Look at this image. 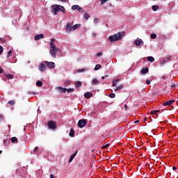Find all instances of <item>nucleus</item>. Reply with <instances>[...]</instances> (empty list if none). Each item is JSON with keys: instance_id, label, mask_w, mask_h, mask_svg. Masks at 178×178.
<instances>
[{"instance_id": "79ce46f5", "label": "nucleus", "mask_w": 178, "mask_h": 178, "mask_svg": "<svg viewBox=\"0 0 178 178\" xmlns=\"http://www.w3.org/2000/svg\"><path fill=\"white\" fill-rule=\"evenodd\" d=\"M73 159H74V156H71L69 159V163H70V162H72Z\"/></svg>"}, {"instance_id": "423d86ee", "label": "nucleus", "mask_w": 178, "mask_h": 178, "mask_svg": "<svg viewBox=\"0 0 178 178\" xmlns=\"http://www.w3.org/2000/svg\"><path fill=\"white\" fill-rule=\"evenodd\" d=\"M72 31H73V22L67 24L66 26V32L72 33Z\"/></svg>"}, {"instance_id": "864d4df0", "label": "nucleus", "mask_w": 178, "mask_h": 178, "mask_svg": "<svg viewBox=\"0 0 178 178\" xmlns=\"http://www.w3.org/2000/svg\"><path fill=\"white\" fill-rule=\"evenodd\" d=\"M152 159V161H154V162H155L156 159H158V157H153V159Z\"/></svg>"}, {"instance_id": "4be33fe9", "label": "nucleus", "mask_w": 178, "mask_h": 178, "mask_svg": "<svg viewBox=\"0 0 178 178\" xmlns=\"http://www.w3.org/2000/svg\"><path fill=\"white\" fill-rule=\"evenodd\" d=\"M70 137H74V130H73V129L70 130Z\"/></svg>"}, {"instance_id": "a19ab883", "label": "nucleus", "mask_w": 178, "mask_h": 178, "mask_svg": "<svg viewBox=\"0 0 178 178\" xmlns=\"http://www.w3.org/2000/svg\"><path fill=\"white\" fill-rule=\"evenodd\" d=\"M161 65H165V63H166V60L164 59V60H162L161 62H160Z\"/></svg>"}, {"instance_id": "6e6d98bb", "label": "nucleus", "mask_w": 178, "mask_h": 178, "mask_svg": "<svg viewBox=\"0 0 178 178\" xmlns=\"http://www.w3.org/2000/svg\"><path fill=\"white\" fill-rule=\"evenodd\" d=\"M135 124H137V123H140V120H136L134 122Z\"/></svg>"}, {"instance_id": "dca6fc26", "label": "nucleus", "mask_w": 178, "mask_h": 178, "mask_svg": "<svg viewBox=\"0 0 178 178\" xmlns=\"http://www.w3.org/2000/svg\"><path fill=\"white\" fill-rule=\"evenodd\" d=\"M92 86L98 85V84H99V81L97 79H94L92 81Z\"/></svg>"}, {"instance_id": "ddd939ff", "label": "nucleus", "mask_w": 178, "mask_h": 178, "mask_svg": "<svg viewBox=\"0 0 178 178\" xmlns=\"http://www.w3.org/2000/svg\"><path fill=\"white\" fill-rule=\"evenodd\" d=\"M84 97H85V98H87V99L91 98V97H92V93L90 92H86L84 94Z\"/></svg>"}, {"instance_id": "20e7f679", "label": "nucleus", "mask_w": 178, "mask_h": 178, "mask_svg": "<svg viewBox=\"0 0 178 178\" xmlns=\"http://www.w3.org/2000/svg\"><path fill=\"white\" fill-rule=\"evenodd\" d=\"M86 124H87V120L82 119L78 122V127H79V129H82Z\"/></svg>"}, {"instance_id": "f257e3e1", "label": "nucleus", "mask_w": 178, "mask_h": 178, "mask_svg": "<svg viewBox=\"0 0 178 178\" xmlns=\"http://www.w3.org/2000/svg\"><path fill=\"white\" fill-rule=\"evenodd\" d=\"M124 31H120L118 33L114 34L113 35H110L108 40L110 42L119 41V40H122V38H123V35H124Z\"/></svg>"}, {"instance_id": "a211bd4d", "label": "nucleus", "mask_w": 178, "mask_h": 178, "mask_svg": "<svg viewBox=\"0 0 178 178\" xmlns=\"http://www.w3.org/2000/svg\"><path fill=\"white\" fill-rule=\"evenodd\" d=\"M147 60L152 63V62H155V58H154V57H152V56H148Z\"/></svg>"}, {"instance_id": "de8ad7c7", "label": "nucleus", "mask_w": 178, "mask_h": 178, "mask_svg": "<svg viewBox=\"0 0 178 178\" xmlns=\"http://www.w3.org/2000/svg\"><path fill=\"white\" fill-rule=\"evenodd\" d=\"M97 56H102V52L97 53Z\"/></svg>"}, {"instance_id": "0eeeda50", "label": "nucleus", "mask_w": 178, "mask_h": 178, "mask_svg": "<svg viewBox=\"0 0 178 178\" xmlns=\"http://www.w3.org/2000/svg\"><path fill=\"white\" fill-rule=\"evenodd\" d=\"M45 65H47V67L49 69H55V63L54 62H48V61H44Z\"/></svg>"}, {"instance_id": "412c9836", "label": "nucleus", "mask_w": 178, "mask_h": 178, "mask_svg": "<svg viewBox=\"0 0 178 178\" xmlns=\"http://www.w3.org/2000/svg\"><path fill=\"white\" fill-rule=\"evenodd\" d=\"M152 10H154V12H156V10H158V9H159V6H153L152 7Z\"/></svg>"}, {"instance_id": "58836bf2", "label": "nucleus", "mask_w": 178, "mask_h": 178, "mask_svg": "<svg viewBox=\"0 0 178 178\" xmlns=\"http://www.w3.org/2000/svg\"><path fill=\"white\" fill-rule=\"evenodd\" d=\"M0 41H1V42H2V44H5V42H6V40H5V39H3L2 38H0Z\"/></svg>"}, {"instance_id": "09e8293b", "label": "nucleus", "mask_w": 178, "mask_h": 178, "mask_svg": "<svg viewBox=\"0 0 178 178\" xmlns=\"http://www.w3.org/2000/svg\"><path fill=\"white\" fill-rule=\"evenodd\" d=\"M77 155V151L75 152L73 154L71 155V156H76Z\"/></svg>"}, {"instance_id": "49530a36", "label": "nucleus", "mask_w": 178, "mask_h": 178, "mask_svg": "<svg viewBox=\"0 0 178 178\" xmlns=\"http://www.w3.org/2000/svg\"><path fill=\"white\" fill-rule=\"evenodd\" d=\"M3 120V115L0 114V122H2Z\"/></svg>"}, {"instance_id": "4d7b16f0", "label": "nucleus", "mask_w": 178, "mask_h": 178, "mask_svg": "<svg viewBox=\"0 0 178 178\" xmlns=\"http://www.w3.org/2000/svg\"><path fill=\"white\" fill-rule=\"evenodd\" d=\"M50 178H55V176H54V175L51 174L50 175Z\"/></svg>"}, {"instance_id": "7c9ffc66", "label": "nucleus", "mask_w": 178, "mask_h": 178, "mask_svg": "<svg viewBox=\"0 0 178 178\" xmlns=\"http://www.w3.org/2000/svg\"><path fill=\"white\" fill-rule=\"evenodd\" d=\"M76 10H78L79 12H84V10H83V8H81V7L79 6L76 7Z\"/></svg>"}, {"instance_id": "f704fd0d", "label": "nucleus", "mask_w": 178, "mask_h": 178, "mask_svg": "<svg viewBox=\"0 0 178 178\" xmlns=\"http://www.w3.org/2000/svg\"><path fill=\"white\" fill-rule=\"evenodd\" d=\"M108 147H109V144L108 143H105L103 146H102V149H105V148H108Z\"/></svg>"}, {"instance_id": "5fc2aeb1", "label": "nucleus", "mask_w": 178, "mask_h": 178, "mask_svg": "<svg viewBox=\"0 0 178 178\" xmlns=\"http://www.w3.org/2000/svg\"><path fill=\"white\" fill-rule=\"evenodd\" d=\"M172 170H177V167H173Z\"/></svg>"}, {"instance_id": "603ef678", "label": "nucleus", "mask_w": 178, "mask_h": 178, "mask_svg": "<svg viewBox=\"0 0 178 178\" xmlns=\"http://www.w3.org/2000/svg\"><path fill=\"white\" fill-rule=\"evenodd\" d=\"M171 87H172V88H175L176 84H172V85H171Z\"/></svg>"}, {"instance_id": "680f3d73", "label": "nucleus", "mask_w": 178, "mask_h": 178, "mask_svg": "<svg viewBox=\"0 0 178 178\" xmlns=\"http://www.w3.org/2000/svg\"><path fill=\"white\" fill-rule=\"evenodd\" d=\"M124 108H125V109H127V104L124 105Z\"/></svg>"}, {"instance_id": "473e14b6", "label": "nucleus", "mask_w": 178, "mask_h": 178, "mask_svg": "<svg viewBox=\"0 0 178 178\" xmlns=\"http://www.w3.org/2000/svg\"><path fill=\"white\" fill-rule=\"evenodd\" d=\"M172 59V56L170 55H168L167 57L165 58V60H168V62H169V60H170Z\"/></svg>"}, {"instance_id": "f8f14e48", "label": "nucleus", "mask_w": 178, "mask_h": 178, "mask_svg": "<svg viewBox=\"0 0 178 178\" xmlns=\"http://www.w3.org/2000/svg\"><path fill=\"white\" fill-rule=\"evenodd\" d=\"M120 81V79L119 78H115V79H113V87H116V86H118V83Z\"/></svg>"}, {"instance_id": "052dcab7", "label": "nucleus", "mask_w": 178, "mask_h": 178, "mask_svg": "<svg viewBox=\"0 0 178 178\" xmlns=\"http://www.w3.org/2000/svg\"><path fill=\"white\" fill-rule=\"evenodd\" d=\"M162 79H163V80H165V79H166V76H162Z\"/></svg>"}, {"instance_id": "e433bc0d", "label": "nucleus", "mask_w": 178, "mask_h": 178, "mask_svg": "<svg viewBox=\"0 0 178 178\" xmlns=\"http://www.w3.org/2000/svg\"><path fill=\"white\" fill-rule=\"evenodd\" d=\"M110 98H115V97H116V95H115V93H111L109 95Z\"/></svg>"}, {"instance_id": "f3484780", "label": "nucleus", "mask_w": 178, "mask_h": 178, "mask_svg": "<svg viewBox=\"0 0 178 178\" xmlns=\"http://www.w3.org/2000/svg\"><path fill=\"white\" fill-rule=\"evenodd\" d=\"M161 112L160 110H154L150 112V115H156V113H159Z\"/></svg>"}, {"instance_id": "c9c22d12", "label": "nucleus", "mask_w": 178, "mask_h": 178, "mask_svg": "<svg viewBox=\"0 0 178 178\" xmlns=\"http://www.w3.org/2000/svg\"><path fill=\"white\" fill-rule=\"evenodd\" d=\"M76 87L77 88H79V87H81V82H80V81L76 82Z\"/></svg>"}, {"instance_id": "6ab92c4d", "label": "nucleus", "mask_w": 178, "mask_h": 178, "mask_svg": "<svg viewBox=\"0 0 178 178\" xmlns=\"http://www.w3.org/2000/svg\"><path fill=\"white\" fill-rule=\"evenodd\" d=\"M80 26H81V24H76L72 26L73 31H74V30H77V29H79V27H80Z\"/></svg>"}, {"instance_id": "ea45409f", "label": "nucleus", "mask_w": 178, "mask_h": 178, "mask_svg": "<svg viewBox=\"0 0 178 178\" xmlns=\"http://www.w3.org/2000/svg\"><path fill=\"white\" fill-rule=\"evenodd\" d=\"M3 52V47L2 46H0V55Z\"/></svg>"}, {"instance_id": "3c124183", "label": "nucleus", "mask_w": 178, "mask_h": 178, "mask_svg": "<svg viewBox=\"0 0 178 178\" xmlns=\"http://www.w3.org/2000/svg\"><path fill=\"white\" fill-rule=\"evenodd\" d=\"M3 73V70L0 67V74Z\"/></svg>"}, {"instance_id": "5701e85b", "label": "nucleus", "mask_w": 178, "mask_h": 178, "mask_svg": "<svg viewBox=\"0 0 178 178\" xmlns=\"http://www.w3.org/2000/svg\"><path fill=\"white\" fill-rule=\"evenodd\" d=\"M5 77H6L7 79H13V75L10 74H7L5 75Z\"/></svg>"}, {"instance_id": "2f4dec72", "label": "nucleus", "mask_w": 178, "mask_h": 178, "mask_svg": "<svg viewBox=\"0 0 178 178\" xmlns=\"http://www.w3.org/2000/svg\"><path fill=\"white\" fill-rule=\"evenodd\" d=\"M67 92H74V88H68L66 90Z\"/></svg>"}, {"instance_id": "774afa93", "label": "nucleus", "mask_w": 178, "mask_h": 178, "mask_svg": "<svg viewBox=\"0 0 178 178\" xmlns=\"http://www.w3.org/2000/svg\"><path fill=\"white\" fill-rule=\"evenodd\" d=\"M147 165H148V166H149V164L147 163Z\"/></svg>"}, {"instance_id": "4468645a", "label": "nucleus", "mask_w": 178, "mask_h": 178, "mask_svg": "<svg viewBox=\"0 0 178 178\" xmlns=\"http://www.w3.org/2000/svg\"><path fill=\"white\" fill-rule=\"evenodd\" d=\"M41 38H44V34H40V35H36L35 36V40L37 41L38 40H41Z\"/></svg>"}, {"instance_id": "bf43d9fd", "label": "nucleus", "mask_w": 178, "mask_h": 178, "mask_svg": "<svg viewBox=\"0 0 178 178\" xmlns=\"http://www.w3.org/2000/svg\"><path fill=\"white\" fill-rule=\"evenodd\" d=\"M92 37H93V38H95V37H97V35L93 33H92Z\"/></svg>"}, {"instance_id": "393cba45", "label": "nucleus", "mask_w": 178, "mask_h": 178, "mask_svg": "<svg viewBox=\"0 0 178 178\" xmlns=\"http://www.w3.org/2000/svg\"><path fill=\"white\" fill-rule=\"evenodd\" d=\"M150 38H152V40H155V38H156V34L155 33H152L150 35Z\"/></svg>"}, {"instance_id": "0e129e2a", "label": "nucleus", "mask_w": 178, "mask_h": 178, "mask_svg": "<svg viewBox=\"0 0 178 178\" xmlns=\"http://www.w3.org/2000/svg\"><path fill=\"white\" fill-rule=\"evenodd\" d=\"M61 2H65L66 0H60Z\"/></svg>"}, {"instance_id": "a878e982", "label": "nucleus", "mask_w": 178, "mask_h": 178, "mask_svg": "<svg viewBox=\"0 0 178 178\" xmlns=\"http://www.w3.org/2000/svg\"><path fill=\"white\" fill-rule=\"evenodd\" d=\"M83 17H85L86 20H88V19H90V15L86 13Z\"/></svg>"}, {"instance_id": "39448f33", "label": "nucleus", "mask_w": 178, "mask_h": 178, "mask_svg": "<svg viewBox=\"0 0 178 178\" xmlns=\"http://www.w3.org/2000/svg\"><path fill=\"white\" fill-rule=\"evenodd\" d=\"M47 126L49 127V129H51L52 130H55V129H56V122L54 121H49L47 123Z\"/></svg>"}, {"instance_id": "1a4fd4ad", "label": "nucleus", "mask_w": 178, "mask_h": 178, "mask_svg": "<svg viewBox=\"0 0 178 178\" xmlns=\"http://www.w3.org/2000/svg\"><path fill=\"white\" fill-rule=\"evenodd\" d=\"M174 102H175V99H171V100L167 101L165 102H163L162 104V105L163 106H170V105H172V104H174Z\"/></svg>"}, {"instance_id": "2eb2a0df", "label": "nucleus", "mask_w": 178, "mask_h": 178, "mask_svg": "<svg viewBox=\"0 0 178 178\" xmlns=\"http://www.w3.org/2000/svg\"><path fill=\"white\" fill-rule=\"evenodd\" d=\"M149 70H148L147 67L143 68L140 71L141 74H147V72H149Z\"/></svg>"}, {"instance_id": "c03bdc74", "label": "nucleus", "mask_w": 178, "mask_h": 178, "mask_svg": "<svg viewBox=\"0 0 178 178\" xmlns=\"http://www.w3.org/2000/svg\"><path fill=\"white\" fill-rule=\"evenodd\" d=\"M37 151H38V146H36V147L34 148V149H33V152H37Z\"/></svg>"}, {"instance_id": "b1692460", "label": "nucleus", "mask_w": 178, "mask_h": 178, "mask_svg": "<svg viewBox=\"0 0 178 178\" xmlns=\"http://www.w3.org/2000/svg\"><path fill=\"white\" fill-rule=\"evenodd\" d=\"M36 86H37L38 87H41V86H42V82L40 81H38L36 82Z\"/></svg>"}, {"instance_id": "aec40b11", "label": "nucleus", "mask_w": 178, "mask_h": 178, "mask_svg": "<svg viewBox=\"0 0 178 178\" xmlns=\"http://www.w3.org/2000/svg\"><path fill=\"white\" fill-rule=\"evenodd\" d=\"M120 90H123V85H120L117 86L115 89V91H119Z\"/></svg>"}, {"instance_id": "bb28decb", "label": "nucleus", "mask_w": 178, "mask_h": 178, "mask_svg": "<svg viewBox=\"0 0 178 178\" xmlns=\"http://www.w3.org/2000/svg\"><path fill=\"white\" fill-rule=\"evenodd\" d=\"M11 142H12V143H17V138H16V137H13V138H11Z\"/></svg>"}, {"instance_id": "cd10ccee", "label": "nucleus", "mask_w": 178, "mask_h": 178, "mask_svg": "<svg viewBox=\"0 0 178 178\" xmlns=\"http://www.w3.org/2000/svg\"><path fill=\"white\" fill-rule=\"evenodd\" d=\"M99 69H101V65L97 64L95 65V70H99Z\"/></svg>"}, {"instance_id": "a18cd8bd", "label": "nucleus", "mask_w": 178, "mask_h": 178, "mask_svg": "<svg viewBox=\"0 0 178 178\" xmlns=\"http://www.w3.org/2000/svg\"><path fill=\"white\" fill-rule=\"evenodd\" d=\"M146 84L147 85L151 84V81H149V79L146 80Z\"/></svg>"}, {"instance_id": "13d9d810", "label": "nucleus", "mask_w": 178, "mask_h": 178, "mask_svg": "<svg viewBox=\"0 0 178 178\" xmlns=\"http://www.w3.org/2000/svg\"><path fill=\"white\" fill-rule=\"evenodd\" d=\"M105 77H108V75H106V76H102V79L104 80V79H105Z\"/></svg>"}, {"instance_id": "37998d69", "label": "nucleus", "mask_w": 178, "mask_h": 178, "mask_svg": "<svg viewBox=\"0 0 178 178\" xmlns=\"http://www.w3.org/2000/svg\"><path fill=\"white\" fill-rule=\"evenodd\" d=\"M101 1V5L105 3V2H107L108 0H100Z\"/></svg>"}, {"instance_id": "e2e57ef3", "label": "nucleus", "mask_w": 178, "mask_h": 178, "mask_svg": "<svg viewBox=\"0 0 178 178\" xmlns=\"http://www.w3.org/2000/svg\"><path fill=\"white\" fill-rule=\"evenodd\" d=\"M79 72H84V69H83V70H79Z\"/></svg>"}, {"instance_id": "72a5a7b5", "label": "nucleus", "mask_w": 178, "mask_h": 178, "mask_svg": "<svg viewBox=\"0 0 178 178\" xmlns=\"http://www.w3.org/2000/svg\"><path fill=\"white\" fill-rule=\"evenodd\" d=\"M77 8H79L78 5H74L72 6V10H76L77 9Z\"/></svg>"}, {"instance_id": "f03ea898", "label": "nucleus", "mask_w": 178, "mask_h": 178, "mask_svg": "<svg viewBox=\"0 0 178 178\" xmlns=\"http://www.w3.org/2000/svg\"><path fill=\"white\" fill-rule=\"evenodd\" d=\"M54 42H55V38H52L50 42L49 54L54 58H56V54H58V51H59V49L56 47V45H55V44H54Z\"/></svg>"}, {"instance_id": "69168bd1", "label": "nucleus", "mask_w": 178, "mask_h": 178, "mask_svg": "<svg viewBox=\"0 0 178 178\" xmlns=\"http://www.w3.org/2000/svg\"><path fill=\"white\" fill-rule=\"evenodd\" d=\"M144 120H145V122L147 121V118H145Z\"/></svg>"}, {"instance_id": "338daca9", "label": "nucleus", "mask_w": 178, "mask_h": 178, "mask_svg": "<svg viewBox=\"0 0 178 178\" xmlns=\"http://www.w3.org/2000/svg\"><path fill=\"white\" fill-rule=\"evenodd\" d=\"M2 154V150H0V155Z\"/></svg>"}, {"instance_id": "9d476101", "label": "nucleus", "mask_w": 178, "mask_h": 178, "mask_svg": "<svg viewBox=\"0 0 178 178\" xmlns=\"http://www.w3.org/2000/svg\"><path fill=\"white\" fill-rule=\"evenodd\" d=\"M56 90H58V91L59 92H60L61 94H65V92H66V90H67V88H65L62 86H58L56 88Z\"/></svg>"}, {"instance_id": "7ed1b4c3", "label": "nucleus", "mask_w": 178, "mask_h": 178, "mask_svg": "<svg viewBox=\"0 0 178 178\" xmlns=\"http://www.w3.org/2000/svg\"><path fill=\"white\" fill-rule=\"evenodd\" d=\"M52 10L51 12L54 16H56L58 15V12H63V13H65V7L63 6L59 5H53L51 6Z\"/></svg>"}, {"instance_id": "c756f323", "label": "nucleus", "mask_w": 178, "mask_h": 178, "mask_svg": "<svg viewBox=\"0 0 178 178\" xmlns=\"http://www.w3.org/2000/svg\"><path fill=\"white\" fill-rule=\"evenodd\" d=\"M98 23H99V19H98V18H95V19H94V24H98Z\"/></svg>"}, {"instance_id": "c85d7f7f", "label": "nucleus", "mask_w": 178, "mask_h": 178, "mask_svg": "<svg viewBox=\"0 0 178 178\" xmlns=\"http://www.w3.org/2000/svg\"><path fill=\"white\" fill-rule=\"evenodd\" d=\"M12 54H13V51H12V50H10L7 55V59L10 58V56L12 55Z\"/></svg>"}, {"instance_id": "8fccbe9b", "label": "nucleus", "mask_w": 178, "mask_h": 178, "mask_svg": "<svg viewBox=\"0 0 178 178\" xmlns=\"http://www.w3.org/2000/svg\"><path fill=\"white\" fill-rule=\"evenodd\" d=\"M122 161H123V159H120V157H119L118 162H122Z\"/></svg>"}, {"instance_id": "4c0bfd02", "label": "nucleus", "mask_w": 178, "mask_h": 178, "mask_svg": "<svg viewBox=\"0 0 178 178\" xmlns=\"http://www.w3.org/2000/svg\"><path fill=\"white\" fill-rule=\"evenodd\" d=\"M8 104H9V105H11L12 106H13V105H15V101H9L8 102Z\"/></svg>"}, {"instance_id": "9b49d317", "label": "nucleus", "mask_w": 178, "mask_h": 178, "mask_svg": "<svg viewBox=\"0 0 178 178\" xmlns=\"http://www.w3.org/2000/svg\"><path fill=\"white\" fill-rule=\"evenodd\" d=\"M134 44L136 47H140V45H141V44H143V40H141V39L136 40H134Z\"/></svg>"}, {"instance_id": "6e6552de", "label": "nucleus", "mask_w": 178, "mask_h": 178, "mask_svg": "<svg viewBox=\"0 0 178 178\" xmlns=\"http://www.w3.org/2000/svg\"><path fill=\"white\" fill-rule=\"evenodd\" d=\"M38 69L39 70H40V72H45L46 69H47V65H45V64H44V63H41L39 66H38Z\"/></svg>"}]
</instances>
